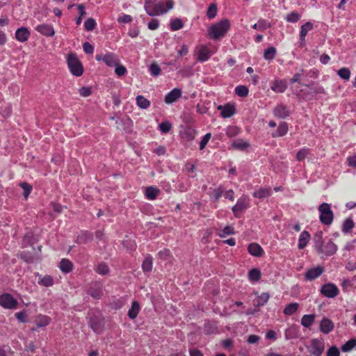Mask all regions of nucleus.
<instances>
[{"label": "nucleus", "instance_id": "69168bd1", "mask_svg": "<svg viewBox=\"0 0 356 356\" xmlns=\"http://www.w3.org/2000/svg\"><path fill=\"white\" fill-rule=\"evenodd\" d=\"M115 67V72L118 76H122L127 74V70L124 66H123L122 65H119V63H118Z\"/></svg>", "mask_w": 356, "mask_h": 356}, {"label": "nucleus", "instance_id": "e433bc0d", "mask_svg": "<svg viewBox=\"0 0 356 356\" xmlns=\"http://www.w3.org/2000/svg\"><path fill=\"white\" fill-rule=\"evenodd\" d=\"M137 106L142 109H147L150 106V102L143 95H138L136 98Z\"/></svg>", "mask_w": 356, "mask_h": 356}, {"label": "nucleus", "instance_id": "37998d69", "mask_svg": "<svg viewBox=\"0 0 356 356\" xmlns=\"http://www.w3.org/2000/svg\"><path fill=\"white\" fill-rule=\"evenodd\" d=\"M152 264H153V259L152 257H147L144 259L143 264H142V268L144 272H150L152 269Z\"/></svg>", "mask_w": 356, "mask_h": 356}, {"label": "nucleus", "instance_id": "6e6d98bb", "mask_svg": "<svg viewBox=\"0 0 356 356\" xmlns=\"http://www.w3.org/2000/svg\"><path fill=\"white\" fill-rule=\"evenodd\" d=\"M38 283L44 286H51L54 284V280L50 275H45L39 280Z\"/></svg>", "mask_w": 356, "mask_h": 356}, {"label": "nucleus", "instance_id": "4be33fe9", "mask_svg": "<svg viewBox=\"0 0 356 356\" xmlns=\"http://www.w3.org/2000/svg\"><path fill=\"white\" fill-rule=\"evenodd\" d=\"M313 24L310 22H307L303 25H302L300 31V46H304L305 44V36L307 33L313 29Z\"/></svg>", "mask_w": 356, "mask_h": 356}, {"label": "nucleus", "instance_id": "49530a36", "mask_svg": "<svg viewBox=\"0 0 356 356\" xmlns=\"http://www.w3.org/2000/svg\"><path fill=\"white\" fill-rule=\"evenodd\" d=\"M356 346V339H351L341 346V350L344 353L352 350Z\"/></svg>", "mask_w": 356, "mask_h": 356}, {"label": "nucleus", "instance_id": "3c124183", "mask_svg": "<svg viewBox=\"0 0 356 356\" xmlns=\"http://www.w3.org/2000/svg\"><path fill=\"white\" fill-rule=\"evenodd\" d=\"M249 92L248 88L245 86H238L235 88V93L241 97H245Z\"/></svg>", "mask_w": 356, "mask_h": 356}, {"label": "nucleus", "instance_id": "39448f33", "mask_svg": "<svg viewBox=\"0 0 356 356\" xmlns=\"http://www.w3.org/2000/svg\"><path fill=\"white\" fill-rule=\"evenodd\" d=\"M308 351L313 356H321L325 350V342L323 339H312L307 346Z\"/></svg>", "mask_w": 356, "mask_h": 356}, {"label": "nucleus", "instance_id": "6ab92c4d", "mask_svg": "<svg viewBox=\"0 0 356 356\" xmlns=\"http://www.w3.org/2000/svg\"><path fill=\"white\" fill-rule=\"evenodd\" d=\"M299 327L296 325H291L284 332V337L286 340L297 339L299 337Z\"/></svg>", "mask_w": 356, "mask_h": 356}, {"label": "nucleus", "instance_id": "aec40b11", "mask_svg": "<svg viewBox=\"0 0 356 356\" xmlns=\"http://www.w3.org/2000/svg\"><path fill=\"white\" fill-rule=\"evenodd\" d=\"M88 294L95 299H100L103 295L102 284L100 283L93 284L88 289Z\"/></svg>", "mask_w": 356, "mask_h": 356}, {"label": "nucleus", "instance_id": "13d9d810", "mask_svg": "<svg viewBox=\"0 0 356 356\" xmlns=\"http://www.w3.org/2000/svg\"><path fill=\"white\" fill-rule=\"evenodd\" d=\"M97 23L93 18H88L84 22V28L87 31H91L95 29Z\"/></svg>", "mask_w": 356, "mask_h": 356}, {"label": "nucleus", "instance_id": "e2e57ef3", "mask_svg": "<svg viewBox=\"0 0 356 356\" xmlns=\"http://www.w3.org/2000/svg\"><path fill=\"white\" fill-rule=\"evenodd\" d=\"M309 149L305 147L300 149L296 154L297 160H298L299 161L304 160L306 158V156L309 154Z\"/></svg>", "mask_w": 356, "mask_h": 356}, {"label": "nucleus", "instance_id": "f03ea898", "mask_svg": "<svg viewBox=\"0 0 356 356\" xmlns=\"http://www.w3.org/2000/svg\"><path fill=\"white\" fill-rule=\"evenodd\" d=\"M174 2L172 0H162L154 3L150 8L147 7V13L148 15L154 17L166 13L172 9Z\"/></svg>", "mask_w": 356, "mask_h": 356}, {"label": "nucleus", "instance_id": "ea45409f", "mask_svg": "<svg viewBox=\"0 0 356 356\" xmlns=\"http://www.w3.org/2000/svg\"><path fill=\"white\" fill-rule=\"evenodd\" d=\"M249 145V143L243 139H236L232 143V147L238 150H244Z\"/></svg>", "mask_w": 356, "mask_h": 356}, {"label": "nucleus", "instance_id": "72a5a7b5", "mask_svg": "<svg viewBox=\"0 0 356 356\" xmlns=\"http://www.w3.org/2000/svg\"><path fill=\"white\" fill-rule=\"evenodd\" d=\"M271 26L270 22L264 19H260L258 22L252 26V28L256 30L264 31L268 28Z\"/></svg>", "mask_w": 356, "mask_h": 356}, {"label": "nucleus", "instance_id": "9b49d317", "mask_svg": "<svg viewBox=\"0 0 356 356\" xmlns=\"http://www.w3.org/2000/svg\"><path fill=\"white\" fill-rule=\"evenodd\" d=\"M218 110L220 111L221 116L224 118H230L236 113V108L231 104L218 106Z\"/></svg>", "mask_w": 356, "mask_h": 356}, {"label": "nucleus", "instance_id": "5fc2aeb1", "mask_svg": "<svg viewBox=\"0 0 356 356\" xmlns=\"http://www.w3.org/2000/svg\"><path fill=\"white\" fill-rule=\"evenodd\" d=\"M337 74L343 80L348 81L350 76V71L347 67H342L337 71Z\"/></svg>", "mask_w": 356, "mask_h": 356}, {"label": "nucleus", "instance_id": "2f4dec72", "mask_svg": "<svg viewBox=\"0 0 356 356\" xmlns=\"http://www.w3.org/2000/svg\"><path fill=\"white\" fill-rule=\"evenodd\" d=\"M60 270L64 273H68L73 269V264L67 259H61L59 264Z\"/></svg>", "mask_w": 356, "mask_h": 356}, {"label": "nucleus", "instance_id": "6e6552de", "mask_svg": "<svg viewBox=\"0 0 356 356\" xmlns=\"http://www.w3.org/2000/svg\"><path fill=\"white\" fill-rule=\"evenodd\" d=\"M249 207V198L243 195L238 199L236 204L232 207V211L235 217L239 218V213Z\"/></svg>", "mask_w": 356, "mask_h": 356}, {"label": "nucleus", "instance_id": "c9c22d12", "mask_svg": "<svg viewBox=\"0 0 356 356\" xmlns=\"http://www.w3.org/2000/svg\"><path fill=\"white\" fill-rule=\"evenodd\" d=\"M288 131V124L285 122H281L275 133L273 134V137H281L286 134Z\"/></svg>", "mask_w": 356, "mask_h": 356}, {"label": "nucleus", "instance_id": "4468645a", "mask_svg": "<svg viewBox=\"0 0 356 356\" xmlns=\"http://www.w3.org/2000/svg\"><path fill=\"white\" fill-rule=\"evenodd\" d=\"M334 323L328 318L324 317L320 322L319 329L323 334H328L334 330Z\"/></svg>", "mask_w": 356, "mask_h": 356}, {"label": "nucleus", "instance_id": "c85d7f7f", "mask_svg": "<svg viewBox=\"0 0 356 356\" xmlns=\"http://www.w3.org/2000/svg\"><path fill=\"white\" fill-rule=\"evenodd\" d=\"M310 239V234L307 231L301 232L298 238V248L302 250L306 247Z\"/></svg>", "mask_w": 356, "mask_h": 356}, {"label": "nucleus", "instance_id": "4c0bfd02", "mask_svg": "<svg viewBox=\"0 0 356 356\" xmlns=\"http://www.w3.org/2000/svg\"><path fill=\"white\" fill-rule=\"evenodd\" d=\"M299 307V304L297 302H293L287 305L284 309L283 313L285 315L291 316L295 314Z\"/></svg>", "mask_w": 356, "mask_h": 356}, {"label": "nucleus", "instance_id": "473e14b6", "mask_svg": "<svg viewBox=\"0 0 356 356\" xmlns=\"http://www.w3.org/2000/svg\"><path fill=\"white\" fill-rule=\"evenodd\" d=\"M315 314H305L301 318V325L305 327H311L315 321Z\"/></svg>", "mask_w": 356, "mask_h": 356}, {"label": "nucleus", "instance_id": "c756f323", "mask_svg": "<svg viewBox=\"0 0 356 356\" xmlns=\"http://www.w3.org/2000/svg\"><path fill=\"white\" fill-rule=\"evenodd\" d=\"M272 194L271 190L270 188H260L258 190L255 191L252 195L254 197L259 199H264L270 196Z\"/></svg>", "mask_w": 356, "mask_h": 356}, {"label": "nucleus", "instance_id": "dca6fc26", "mask_svg": "<svg viewBox=\"0 0 356 356\" xmlns=\"http://www.w3.org/2000/svg\"><path fill=\"white\" fill-rule=\"evenodd\" d=\"M181 97V90L179 88H174L167 93L165 97V102L171 104L177 101Z\"/></svg>", "mask_w": 356, "mask_h": 356}, {"label": "nucleus", "instance_id": "ddd939ff", "mask_svg": "<svg viewBox=\"0 0 356 356\" xmlns=\"http://www.w3.org/2000/svg\"><path fill=\"white\" fill-rule=\"evenodd\" d=\"M273 114L276 118L284 119L290 115L291 111L286 106L278 104L275 107Z\"/></svg>", "mask_w": 356, "mask_h": 356}, {"label": "nucleus", "instance_id": "4d7b16f0", "mask_svg": "<svg viewBox=\"0 0 356 356\" xmlns=\"http://www.w3.org/2000/svg\"><path fill=\"white\" fill-rule=\"evenodd\" d=\"M77 8L79 11V16L76 19V24L77 25H80L82 22L83 17L86 15V12L85 11V6L83 4H79Z\"/></svg>", "mask_w": 356, "mask_h": 356}, {"label": "nucleus", "instance_id": "20e7f679", "mask_svg": "<svg viewBox=\"0 0 356 356\" xmlns=\"http://www.w3.org/2000/svg\"><path fill=\"white\" fill-rule=\"evenodd\" d=\"M319 220L325 225H330L334 220V213L331 209V205L328 203H323L318 206Z\"/></svg>", "mask_w": 356, "mask_h": 356}, {"label": "nucleus", "instance_id": "c03bdc74", "mask_svg": "<svg viewBox=\"0 0 356 356\" xmlns=\"http://www.w3.org/2000/svg\"><path fill=\"white\" fill-rule=\"evenodd\" d=\"M261 271L257 268H253L249 271L248 277L251 282H257L261 278Z\"/></svg>", "mask_w": 356, "mask_h": 356}, {"label": "nucleus", "instance_id": "a19ab883", "mask_svg": "<svg viewBox=\"0 0 356 356\" xmlns=\"http://www.w3.org/2000/svg\"><path fill=\"white\" fill-rule=\"evenodd\" d=\"M235 234L234 229L232 226H226L222 229H220L218 232V235L220 238H225L228 235H233Z\"/></svg>", "mask_w": 356, "mask_h": 356}, {"label": "nucleus", "instance_id": "0eeeda50", "mask_svg": "<svg viewBox=\"0 0 356 356\" xmlns=\"http://www.w3.org/2000/svg\"><path fill=\"white\" fill-rule=\"evenodd\" d=\"M18 302L14 297L8 293L0 295V305L5 309H15L17 308Z\"/></svg>", "mask_w": 356, "mask_h": 356}, {"label": "nucleus", "instance_id": "b1692460", "mask_svg": "<svg viewBox=\"0 0 356 356\" xmlns=\"http://www.w3.org/2000/svg\"><path fill=\"white\" fill-rule=\"evenodd\" d=\"M248 252L254 257H261L264 254V251L260 245L256 243H252L248 245Z\"/></svg>", "mask_w": 356, "mask_h": 356}, {"label": "nucleus", "instance_id": "f8f14e48", "mask_svg": "<svg viewBox=\"0 0 356 356\" xmlns=\"http://www.w3.org/2000/svg\"><path fill=\"white\" fill-rule=\"evenodd\" d=\"M35 29L40 34L47 37H51L55 34L53 26L48 24H39Z\"/></svg>", "mask_w": 356, "mask_h": 356}, {"label": "nucleus", "instance_id": "a18cd8bd", "mask_svg": "<svg viewBox=\"0 0 356 356\" xmlns=\"http://www.w3.org/2000/svg\"><path fill=\"white\" fill-rule=\"evenodd\" d=\"M95 270L101 275H105L109 273V268L105 263H100L95 267Z\"/></svg>", "mask_w": 356, "mask_h": 356}, {"label": "nucleus", "instance_id": "de8ad7c7", "mask_svg": "<svg viewBox=\"0 0 356 356\" xmlns=\"http://www.w3.org/2000/svg\"><path fill=\"white\" fill-rule=\"evenodd\" d=\"M149 72L153 76H158L161 74V69L156 63H153L149 66Z\"/></svg>", "mask_w": 356, "mask_h": 356}, {"label": "nucleus", "instance_id": "9d476101", "mask_svg": "<svg viewBox=\"0 0 356 356\" xmlns=\"http://www.w3.org/2000/svg\"><path fill=\"white\" fill-rule=\"evenodd\" d=\"M324 271V267L321 266L309 268L305 272V278L307 281H313L319 277Z\"/></svg>", "mask_w": 356, "mask_h": 356}, {"label": "nucleus", "instance_id": "09e8293b", "mask_svg": "<svg viewBox=\"0 0 356 356\" xmlns=\"http://www.w3.org/2000/svg\"><path fill=\"white\" fill-rule=\"evenodd\" d=\"M184 26V23L179 18H175L171 20L170 22V29L172 31H177L182 29Z\"/></svg>", "mask_w": 356, "mask_h": 356}, {"label": "nucleus", "instance_id": "a878e982", "mask_svg": "<svg viewBox=\"0 0 356 356\" xmlns=\"http://www.w3.org/2000/svg\"><path fill=\"white\" fill-rule=\"evenodd\" d=\"M181 138L184 140L191 142L195 139L197 135V131L191 127H188L183 131H181Z\"/></svg>", "mask_w": 356, "mask_h": 356}, {"label": "nucleus", "instance_id": "603ef678", "mask_svg": "<svg viewBox=\"0 0 356 356\" xmlns=\"http://www.w3.org/2000/svg\"><path fill=\"white\" fill-rule=\"evenodd\" d=\"M217 5L214 3L209 5L207 12V16L209 19H213L216 15H217Z\"/></svg>", "mask_w": 356, "mask_h": 356}, {"label": "nucleus", "instance_id": "f704fd0d", "mask_svg": "<svg viewBox=\"0 0 356 356\" xmlns=\"http://www.w3.org/2000/svg\"><path fill=\"white\" fill-rule=\"evenodd\" d=\"M140 307L139 303L137 301H134L132 302L131 308L128 311V316L131 319L136 318L140 312Z\"/></svg>", "mask_w": 356, "mask_h": 356}, {"label": "nucleus", "instance_id": "774afa93", "mask_svg": "<svg viewBox=\"0 0 356 356\" xmlns=\"http://www.w3.org/2000/svg\"><path fill=\"white\" fill-rule=\"evenodd\" d=\"M83 49L87 54H92L94 52L93 46L88 42H86L83 44Z\"/></svg>", "mask_w": 356, "mask_h": 356}, {"label": "nucleus", "instance_id": "58836bf2", "mask_svg": "<svg viewBox=\"0 0 356 356\" xmlns=\"http://www.w3.org/2000/svg\"><path fill=\"white\" fill-rule=\"evenodd\" d=\"M50 318L45 315L40 314L37 316L35 322L38 327H45L50 323Z\"/></svg>", "mask_w": 356, "mask_h": 356}, {"label": "nucleus", "instance_id": "680f3d73", "mask_svg": "<svg viewBox=\"0 0 356 356\" xmlns=\"http://www.w3.org/2000/svg\"><path fill=\"white\" fill-rule=\"evenodd\" d=\"M19 186L24 191L23 195L24 198L26 199L32 191V186L26 182L21 183Z\"/></svg>", "mask_w": 356, "mask_h": 356}, {"label": "nucleus", "instance_id": "7c9ffc66", "mask_svg": "<svg viewBox=\"0 0 356 356\" xmlns=\"http://www.w3.org/2000/svg\"><path fill=\"white\" fill-rule=\"evenodd\" d=\"M313 240L315 243V247L317 250L318 252H323V232H318L314 236Z\"/></svg>", "mask_w": 356, "mask_h": 356}, {"label": "nucleus", "instance_id": "cd10ccee", "mask_svg": "<svg viewBox=\"0 0 356 356\" xmlns=\"http://www.w3.org/2000/svg\"><path fill=\"white\" fill-rule=\"evenodd\" d=\"M159 193L160 190L158 188L151 186L145 188V195L147 200H154Z\"/></svg>", "mask_w": 356, "mask_h": 356}, {"label": "nucleus", "instance_id": "2eb2a0df", "mask_svg": "<svg viewBox=\"0 0 356 356\" xmlns=\"http://www.w3.org/2000/svg\"><path fill=\"white\" fill-rule=\"evenodd\" d=\"M287 88L286 81L284 79L275 80L270 83V89L277 93H282Z\"/></svg>", "mask_w": 356, "mask_h": 356}, {"label": "nucleus", "instance_id": "7ed1b4c3", "mask_svg": "<svg viewBox=\"0 0 356 356\" xmlns=\"http://www.w3.org/2000/svg\"><path fill=\"white\" fill-rule=\"evenodd\" d=\"M67 63L70 72L74 76H80L83 74V67L76 54L70 53L67 55Z\"/></svg>", "mask_w": 356, "mask_h": 356}, {"label": "nucleus", "instance_id": "a211bd4d", "mask_svg": "<svg viewBox=\"0 0 356 356\" xmlns=\"http://www.w3.org/2000/svg\"><path fill=\"white\" fill-rule=\"evenodd\" d=\"M93 234L88 231H81L76 238V243L79 244H87L92 241Z\"/></svg>", "mask_w": 356, "mask_h": 356}, {"label": "nucleus", "instance_id": "f3484780", "mask_svg": "<svg viewBox=\"0 0 356 356\" xmlns=\"http://www.w3.org/2000/svg\"><path fill=\"white\" fill-rule=\"evenodd\" d=\"M197 60L201 63H204L210 58L211 52L206 46H201L197 49Z\"/></svg>", "mask_w": 356, "mask_h": 356}, {"label": "nucleus", "instance_id": "5701e85b", "mask_svg": "<svg viewBox=\"0 0 356 356\" xmlns=\"http://www.w3.org/2000/svg\"><path fill=\"white\" fill-rule=\"evenodd\" d=\"M337 245L331 240H330L325 245H323V252L319 254H324L326 256H332L337 251Z\"/></svg>", "mask_w": 356, "mask_h": 356}, {"label": "nucleus", "instance_id": "338daca9", "mask_svg": "<svg viewBox=\"0 0 356 356\" xmlns=\"http://www.w3.org/2000/svg\"><path fill=\"white\" fill-rule=\"evenodd\" d=\"M340 352L335 346H331L327 351V356H339Z\"/></svg>", "mask_w": 356, "mask_h": 356}, {"label": "nucleus", "instance_id": "864d4df0", "mask_svg": "<svg viewBox=\"0 0 356 356\" xmlns=\"http://www.w3.org/2000/svg\"><path fill=\"white\" fill-rule=\"evenodd\" d=\"M171 129H172V124L169 121L162 122L159 125V130L162 134H167V133L170 132Z\"/></svg>", "mask_w": 356, "mask_h": 356}, {"label": "nucleus", "instance_id": "bb28decb", "mask_svg": "<svg viewBox=\"0 0 356 356\" xmlns=\"http://www.w3.org/2000/svg\"><path fill=\"white\" fill-rule=\"evenodd\" d=\"M224 193V188L222 186L220 185L217 188H211L209 191V196L212 201L218 202L220 197L223 195Z\"/></svg>", "mask_w": 356, "mask_h": 356}, {"label": "nucleus", "instance_id": "1a4fd4ad", "mask_svg": "<svg viewBox=\"0 0 356 356\" xmlns=\"http://www.w3.org/2000/svg\"><path fill=\"white\" fill-rule=\"evenodd\" d=\"M321 293L325 297L334 298L339 293L337 286L333 283H327L323 284L321 289Z\"/></svg>", "mask_w": 356, "mask_h": 356}, {"label": "nucleus", "instance_id": "412c9836", "mask_svg": "<svg viewBox=\"0 0 356 356\" xmlns=\"http://www.w3.org/2000/svg\"><path fill=\"white\" fill-rule=\"evenodd\" d=\"M31 33L26 27H20L15 32V38L20 42L27 41L30 37Z\"/></svg>", "mask_w": 356, "mask_h": 356}, {"label": "nucleus", "instance_id": "052dcab7", "mask_svg": "<svg viewBox=\"0 0 356 356\" xmlns=\"http://www.w3.org/2000/svg\"><path fill=\"white\" fill-rule=\"evenodd\" d=\"M285 19L289 22L295 23L300 19V15L298 13L294 11L289 13Z\"/></svg>", "mask_w": 356, "mask_h": 356}, {"label": "nucleus", "instance_id": "bf43d9fd", "mask_svg": "<svg viewBox=\"0 0 356 356\" xmlns=\"http://www.w3.org/2000/svg\"><path fill=\"white\" fill-rule=\"evenodd\" d=\"M269 298L270 295L268 293H262L257 298V306L264 305L268 302Z\"/></svg>", "mask_w": 356, "mask_h": 356}, {"label": "nucleus", "instance_id": "423d86ee", "mask_svg": "<svg viewBox=\"0 0 356 356\" xmlns=\"http://www.w3.org/2000/svg\"><path fill=\"white\" fill-rule=\"evenodd\" d=\"M95 59L97 61H103L109 67H114L120 62L118 56L113 52H107L106 54H97Z\"/></svg>", "mask_w": 356, "mask_h": 356}, {"label": "nucleus", "instance_id": "0e129e2a", "mask_svg": "<svg viewBox=\"0 0 356 356\" xmlns=\"http://www.w3.org/2000/svg\"><path fill=\"white\" fill-rule=\"evenodd\" d=\"M211 138V133H208L203 136L201 141L200 142V150H202L204 149L205 146L207 145V143H209Z\"/></svg>", "mask_w": 356, "mask_h": 356}, {"label": "nucleus", "instance_id": "f257e3e1", "mask_svg": "<svg viewBox=\"0 0 356 356\" xmlns=\"http://www.w3.org/2000/svg\"><path fill=\"white\" fill-rule=\"evenodd\" d=\"M230 27V23L227 19H223L211 26L208 29L209 36L211 39L216 40L223 37Z\"/></svg>", "mask_w": 356, "mask_h": 356}, {"label": "nucleus", "instance_id": "79ce46f5", "mask_svg": "<svg viewBox=\"0 0 356 356\" xmlns=\"http://www.w3.org/2000/svg\"><path fill=\"white\" fill-rule=\"evenodd\" d=\"M277 54V50L274 47H270L265 50L264 58L266 60H272L275 58Z\"/></svg>", "mask_w": 356, "mask_h": 356}, {"label": "nucleus", "instance_id": "8fccbe9b", "mask_svg": "<svg viewBox=\"0 0 356 356\" xmlns=\"http://www.w3.org/2000/svg\"><path fill=\"white\" fill-rule=\"evenodd\" d=\"M354 222L352 218H347L344 220L342 225V232L348 233L354 227Z\"/></svg>", "mask_w": 356, "mask_h": 356}, {"label": "nucleus", "instance_id": "393cba45", "mask_svg": "<svg viewBox=\"0 0 356 356\" xmlns=\"http://www.w3.org/2000/svg\"><path fill=\"white\" fill-rule=\"evenodd\" d=\"M89 324L92 330L99 333L103 328L102 319L97 317H90Z\"/></svg>", "mask_w": 356, "mask_h": 356}]
</instances>
